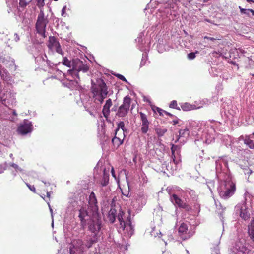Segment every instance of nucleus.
Masks as SVG:
<instances>
[{"label":"nucleus","instance_id":"f257e3e1","mask_svg":"<svg viewBox=\"0 0 254 254\" xmlns=\"http://www.w3.org/2000/svg\"><path fill=\"white\" fill-rule=\"evenodd\" d=\"M88 203L87 208L82 207L79 209L78 217L82 225L87 224L89 230L94 234V237H96L101 229L102 220L98 212L97 200L93 192L89 196Z\"/></svg>","mask_w":254,"mask_h":254},{"label":"nucleus","instance_id":"f03ea898","mask_svg":"<svg viewBox=\"0 0 254 254\" xmlns=\"http://www.w3.org/2000/svg\"><path fill=\"white\" fill-rule=\"evenodd\" d=\"M228 251L229 254H254V239H236Z\"/></svg>","mask_w":254,"mask_h":254},{"label":"nucleus","instance_id":"7ed1b4c3","mask_svg":"<svg viewBox=\"0 0 254 254\" xmlns=\"http://www.w3.org/2000/svg\"><path fill=\"white\" fill-rule=\"evenodd\" d=\"M217 190L220 197L224 200L228 199L234 194L235 184L232 181L231 176L226 175V178L220 180Z\"/></svg>","mask_w":254,"mask_h":254},{"label":"nucleus","instance_id":"20e7f679","mask_svg":"<svg viewBox=\"0 0 254 254\" xmlns=\"http://www.w3.org/2000/svg\"><path fill=\"white\" fill-rule=\"evenodd\" d=\"M91 90L93 94V97L95 100L99 101L101 104L103 103L104 99L107 97L108 93L107 86L101 79H98L96 83L91 80Z\"/></svg>","mask_w":254,"mask_h":254},{"label":"nucleus","instance_id":"39448f33","mask_svg":"<svg viewBox=\"0 0 254 254\" xmlns=\"http://www.w3.org/2000/svg\"><path fill=\"white\" fill-rule=\"evenodd\" d=\"M73 239L69 244L70 254H82L85 248H89L97 241L94 239Z\"/></svg>","mask_w":254,"mask_h":254},{"label":"nucleus","instance_id":"423d86ee","mask_svg":"<svg viewBox=\"0 0 254 254\" xmlns=\"http://www.w3.org/2000/svg\"><path fill=\"white\" fill-rule=\"evenodd\" d=\"M48 22L47 18L45 17L44 11L41 9L37 17L35 28L37 33L43 38L46 37L45 34L46 27Z\"/></svg>","mask_w":254,"mask_h":254},{"label":"nucleus","instance_id":"0eeeda50","mask_svg":"<svg viewBox=\"0 0 254 254\" xmlns=\"http://www.w3.org/2000/svg\"><path fill=\"white\" fill-rule=\"evenodd\" d=\"M216 173L220 180L226 178V175L231 176L229 173L228 163L223 158H220L215 162Z\"/></svg>","mask_w":254,"mask_h":254},{"label":"nucleus","instance_id":"6e6552de","mask_svg":"<svg viewBox=\"0 0 254 254\" xmlns=\"http://www.w3.org/2000/svg\"><path fill=\"white\" fill-rule=\"evenodd\" d=\"M72 69L69 70L72 76H75L79 79L78 72L82 71L84 73L87 72L89 70V66L85 64L83 61L78 58L74 59L72 61Z\"/></svg>","mask_w":254,"mask_h":254},{"label":"nucleus","instance_id":"1a4fd4ad","mask_svg":"<svg viewBox=\"0 0 254 254\" xmlns=\"http://www.w3.org/2000/svg\"><path fill=\"white\" fill-rule=\"evenodd\" d=\"M0 102L5 106L13 105L16 103L15 94L11 90H0Z\"/></svg>","mask_w":254,"mask_h":254},{"label":"nucleus","instance_id":"9d476101","mask_svg":"<svg viewBox=\"0 0 254 254\" xmlns=\"http://www.w3.org/2000/svg\"><path fill=\"white\" fill-rule=\"evenodd\" d=\"M131 102V98L129 96L124 98L123 104L119 107L116 116L119 117H124L128 113Z\"/></svg>","mask_w":254,"mask_h":254},{"label":"nucleus","instance_id":"9b49d317","mask_svg":"<svg viewBox=\"0 0 254 254\" xmlns=\"http://www.w3.org/2000/svg\"><path fill=\"white\" fill-rule=\"evenodd\" d=\"M250 209L245 203L239 204L235 207L234 211L244 220H247L250 218Z\"/></svg>","mask_w":254,"mask_h":254},{"label":"nucleus","instance_id":"f8f14e48","mask_svg":"<svg viewBox=\"0 0 254 254\" xmlns=\"http://www.w3.org/2000/svg\"><path fill=\"white\" fill-rule=\"evenodd\" d=\"M48 47L50 49H55L56 52L63 56L64 55L61 45L54 36L49 37Z\"/></svg>","mask_w":254,"mask_h":254},{"label":"nucleus","instance_id":"ddd939ff","mask_svg":"<svg viewBox=\"0 0 254 254\" xmlns=\"http://www.w3.org/2000/svg\"><path fill=\"white\" fill-rule=\"evenodd\" d=\"M170 200L174 205L178 206L179 208H183L187 211H189L190 209V207L186 203H184L175 194H173L172 195L170 196Z\"/></svg>","mask_w":254,"mask_h":254},{"label":"nucleus","instance_id":"4468645a","mask_svg":"<svg viewBox=\"0 0 254 254\" xmlns=\"http://www.w3.org/2000/svg\"><path fill=\"white\" fill-rule=\"evenodd\" d=\"M32 125L31 122L28 120H25L22 124L18 128V132L22 135H25L32 130Z\"/></svg>","mask_w":254,"mask_h":254},{"label":"nucleus","instance_id":"2eb2a0df","mask_svg":"<svg viewBox=\"0 0 254 254\" xmlns=\"http://www.w3.org/2000/svg\"><path fill=\"white\" fill-rule=\"evenodd\" d=\"M118 219L120 222V224L124 226V230L126 231H127V234L126 235V237H131L133 234L134 233V230L133 229L132 226L131 225V222L130 220H127L126 222H125L122 218V216L118 215Z\"/></svg>","mask_w":254,"mask_h":254},{"label":"nucleus","instance_id":"dca6fc26","mask_svg":"<svg viewBox=\"0 0 254 254\" xmlns=\"http://www.w3.org/2000/svg\"><path fill=\"white\" fill-rule=\"evenodd\" d=\"M0 75L1 79L8 84H12L13 82L12 77L6 69L4 68H0Z\"/></svg>","mask_w":254,"mask_h":254},{"label":"nucleus","instance_id":"f3484780","mask_svg":"<svg viewBox=\"0 0 254 254\" xmlns=\"http://www.w3.org/2000/svg\"><path fill=\"white\" fill-rule=\"evenodd\" d=\"M112 105V102L111 99H108L106 100L105 104L103 106L102 110V113L106 118V120L108 121V117L110 113V107Z\"/></svg>","mask_w":254,"mask_h":254},{"label":"nucleus","instance_id":"a211bd4d","mask_svg":"<svg viewBox=\"0 0 254 254\" xmlns=\"http://www.w3.org/2000/svg\"><path fill=\"white\" fill-rule=\"evenodd\" d=\"M165 167L166 169L168 171H174L176 170V164L174 158H173V162L170 161L169 163H167L166 162H164L162 164V167Z\"/></svg>","mask_w":254,"mask_h":254},{"label":"nucleus","instance_id":"6ab92c4d","mask_svg":"<svg viewBox=\"0 0 254 254\" xmlns=\"http://www.w3.org/2000/svg\"><path fill=\"white\" fill-rule=\"evenodd\" d=\"M158 137H162L167 131V129L163 127H157L154 128Z\"/></svg>","mask_w":254,"mask_h":254},{"label":"nucleus","instance_id":"aec40b11","mask_svg":"<svg viewBox=\"0 0 254 254\" xmlns=\"http://www.w3.org/2000/svg\"><path fill=\"white\" fill-rule=\"evenodd\" d=\"M252 138L251 135H246L244 139V142L250 149L254 150V142L251 139Z\"/></svg>","mask_w":254,"mask_h":254},{"label":"nucleus","instance_id":"412c9836","mask_svg":"<svg viewBox=\"0 0 254 254\" xmlns=\"http://www.w3.org/2000/svg\"><path fill=\"white\" fill-rule=\"evenodd\" d=\"M117 211L115 208H112L108 213V218L111 223H113L116 219Z\"/></svg>","mask_w":254,"mask_h":254},{"label":"nucleus","instance_id":"4be33fe9","mask_svg":"<svg viewBox=\"0 0 254 254\" xmlns=\"http://www.w3.org/2000/svg\"><path fill=\"white\" fill-rule=\"evenodd\" d=\"M189 129L187 127H185L184 129H181L179 130L177 140H179L180 137H187L189 136Z\"/></svg>","mask_w":254,"mask_h":254},{"label":"nucleus","instance_id":"5701e85b","mask_svg":"<svg viewBox=\"0 0 254 254\" xmlns=\"http://www.w3.org/2000/svg\"><path fill=\"white\" fill-rule=\"evenodd\" d=\"M254 216V214L252 213ZM248 233L251 238H254V216L253 217L251 224L248 226Z\"/></svg>","mask_w":254,"mask_h":254},{"label":"nucleus","instance_id":"b1692460","mask_svg":"<svg viewBox=\"0 0 254 254\" xmlns=\"http://www.w3.org/2000/svg\"><path fill=\"white\" fill-rule=\"evenodd\" d=\"M109 175L105 173L104 170L103 178L101 181V185L102 187H106L109 183Z\"/></svg>","mask_w":254,"mask_h":254},{"label":"nucleus","instance_id":"393cba45","mask_svg":"<svg viewBox=\"0 0 254 254\" xmlns=\"http://www.w3.org/2000/svg\"><path fill=\"white\" fill-rule=\"evenodd\" d=\"M181 107L183 111H188L194 109V106L190 104L189 103H182Z\"/></svg>","mask_w":254,"mask_h":254},{"label":"nucleus","instance_id":"a878e982","mask_svg":"<svg viewBox=\"0 0 254 254\" xmlns=\"http://www.w3.org/2000/svg\"><path fill=\"white\" fill-rule=\"evenodd\" d=\"M78 86V82L75 80H70L66 83V86L71 89H76Z\"/></svg>","mask_w":254,"mask_h":254},{"label":"nucleus","instance_id":"bb28decb","mask_svg":"<svg viewBox=\"0 0 254 254\" xmlns=\"http://www.w3.org/2000/svg\"><path fill=\"white\" fill-rule=\"evenodd\" d=\"M151 237L160 238L162 236V234L159 230H157L154 228L150 231Z\"/></svg>","mask_w":254,"mask_h":254},{"label":"nucleus","instance_id":"cd10ccee","mask_svg":"<svg viewBox=\"0 0 254 254\" xmlns=\"http://www.w3.org/2000/svg\"><path fill=\"white\" fill-rule=\"evenodd\" d=\"M143 36H144V33L143 32H141L138 34L137 38L135 39L136 42L139 44V49L140 50H142V47L140 45H142L143 44V41L142 39V37Z\"/></svg>","mask_w":254,"mask_h":254},{"label":"nucleus","instance_id":"c85d7f7f","mask_svg":"<svg viewBox=\"0 0 254 254\" xmlns=\"http://www.w3.org/2000/svg\"><path fill=\"white\" fill-rule=\"evenodd\" d=\"M112 142L115 147H118L123 143V141L120 139L119 137L115 136V137L112 138Z\"/></svg>","mask_w":254,"mask_h":254},{"label":"nucleus","instance_id":"c756f323","mask_svg":"<svg viewBox=\"0 0 254 254\" xmlns=\"http://www.w3.org/2000/svg\"><path fill=\"white\" fill-rule=\"evenodd\" d=\"M240 167L245 175H250L253 173V171L246 165H240Z\"/></svg>","mask_w":254,"mask_h":254},{"label":"nucleus","instance_id":"7c9ffc66","mask_svg":"<svg viewBox=\"0 0 254 254\" xmlns=\"http://www.w3.org/2000/svg\"><path fill=\"white\" fill-rule=\"evenodd\" d=\"M188 230V227L186 224L182 223L180 226L178 231L180 234H183Z\"/></svg>","mask_w":254,"mask_h":254},{"label":"nucleus","instance_id":"2f4dec72","mask_svg":"<svg viewBox=\"0 0 254 254\" xmlns=\"http://www.w3.org/2000/svg\"><path fill=\"white\" fill-rule=\"evenodd\" d=\"M140 116L142 122V124H149V122L147 118V116L145 114L140 112Z\"/></svg>","mask_w":254,"mask_h":254},{"label":"nucleus","instance_id":"473e14b6","mask_svg":"<svg viewBox=\"0 0 254 254\" xmlns=\"http://www.w3.org/2000/svg\"><path fill=\"white\" fill-rule=\"evenodd\" d=\"M63 64L68 67H70L72 66V62L68 60V59L65 57L63 56Z\"/></svg>","mask_w":254,"mask_h":254},{"label":"nucleus","instance_id":"72a5a7b5","mask_svg":"<svg viewBox=\"0 0 254 254\" xmlns=\"http://www.w3.org/2000/svg\"><path fill=\"white\" fill-rule=\"evenodd\" d=\"M239 8L240 10V12L242 14H245L249 17H250V9H245L242 8L240 6H239Z\"/></svg>","mask_w":254,"mask_h":254},{"label":"nucleus","instance_id":"f704fd0d","mask_svg":"<svg viewBox=\"0 0 254 254\" xmlns=\"http://www.w3.org/2000/svg\"><path fill=\"white\" fill-rule=\"evenodd\" d=\"M149 124H142L141 127V131L143 134H146L149 128Z\"/></svg>","mask_w":254,"mask_h":254},{"label":"nucleus","instance_id":"c9c22d12","mask_svg":"<svg viewBox=\"0 0 254 254\" xmlns=\"http://www.w3.org/2000/svg\"><path fill=\"white\" fill-rule=\"evenodd\" d=\"M169 107L171 108H174L177 109L178 110H180V108L179 106H178L177 101L173 100L171 102L169 105Z\"/></svg>","mask_w":254,"mask_h":254},{"label":"nucleus","instance_id":"e433bc0d","mask_svg":"<svg viewBox=\"0 0 254 254\" xmlns=\"http://www.w3.org/2000/svg\"><path fill=\"white\" fill-rule=\"evenodd\" d=\"M147 59V58L146 54L143 53L142 54V59H141V61L140 64V67H141L145 65Z\"/></svg>","mask_w":254,"mask_h":254},{"label":"nucleus","instance_id":"4c0bfd02","mask_svg":"<svg viewBox=\"0 0 254 254\" xmlns=\"http://www.w3.org/2000/svg\"><path fill=\"white\" fill-rule=\"evenodd\" d=\"M32 0H19V5L22 7H25Z\"/></svg>","mask_w":254,"mask_h":254},{"label":"nucleus","instance_id":"58836bf2","mask_svg":"<svg viewBox=\"0 0 254 254\" xmlns=\"http://www.w3.org/2000/svg\"><path fill=\"white\" fill-rule=\"evenodd\" d=\"M100 194L104 197H106L108 195V193H109V190L108 189H103L101 188L100 190Z\"/></svg>","mask_w":254,"mask_h":254},{"label":"nucleus","instance_id":"ea45409f","mask_svg":"<svg viewBox=\"0 0 254 254\" xmlns=\"http://www.w3.org/2000/svg\"><path fill=\"white\" fill-rule=\"evenodd\" d=\"M8 165V164L6 162H5L4 164L0 165V174H1L3 172H4V170H5L7 168Z\"/></svg>","mask_w":254,"mask_h":254},{"label":"nucleus","instance_id":"a19ab883","mask_svg":"<svg viewBox=\"0 0 254 254\" xmlns=\"http://www.w3.org/2000/svg\"><path fill=\"white\" fill-rule=\"evenodd\" d=\"M198 52H191L187 54V58L188 59L191 60L194 59L196 57V54H198Z\"/></svg>","mask_w":254,"mask_h":254},{"label":"nucleus","instance_id":"79ce46f5","mask_svg":"<svg viewBox=\"0 0 254 254\" xmlns=\"http://www.w3.org/2000/svg\"><path fill=\"white\" fill-rule=\"evenodd\" d=\"M117 127H118V128H121L123 130V131L124 132L125 131L127 130V129L125 127V124L124 122L123 121L120 122L117 125Z\"/></svg>","mask_w":254,"mask_h":254},{"label":"nucleus","instance_id":"37998d69","mask_svg":"<svg viewBox=\"0 0 254 254\" xmlns=\"http://www.w3.org/2000/svg\"><path fill=\"white\" fill-rule=\"evenodd\" d=\"M113 74L114 75L117 77H118L120 80L125 81L126 83H128L127 81L126 80V78L123 75L118 73H114Z\"/></svg>","mask_w":254,"mask_h":254},{"label":"nucleus","instance_id":"c03bdc74","mask_svg":"<svg viewBox=\"0 0 254 254\" xmlns=\"http://www.w3.org/2000/svg\"><path fill=\"white\" fill-rule=\"evenodd\" d=\"M248 66H247V68H253L254 66V62L251 59H248Z\"/></svg>","mask_w":254,"mask_h":254},{"label":"nucleus","instance_id":"a18cd8bd","mask_svg":"<svg viewBox=\"0 0 254 254\" xmlns=\"http://www.w3.org/2000/svg\"><path fill=\"white\" fill-rule=\"evenodd\" d=\"M10 166L13 167L16 170H18L20 172H22L23 171L22 169H21L20 167L18 166V165L15 164V163H10L9 164Z\"/></svg>","mask_w":254,"mask_h":254},{"label":"nucleus","instance_id":"49530a36","mask_svg":"<svg viewBox=\"0 0 254 254\" xmlns=\"http://www.w3.org/2000/svg\"><path fill=\"white\" fill-rule=\"evenodd\" d=\"M155 108L156 109V110L158 112V113L160 115L163 116V113H164L165 110H164L159 107H154V108H153V110H155Z\"/></svg>","mask_w":254,"mask_h":254},{"label":"nucleus","instance_id":"de8ad7c7","mask_svg":"<svg viewBox=\"0 0 254 254\" xmlns=\"http://www.w3.org/2000/svg\"><path fill=\"white\" fill-rule=\"evenodd\" d=\"M47 204L48 205V206H49V210H50V213H51V217H52V227H53L54 221H53V210H52V208L51 207V205L50 204V202H48Z\"/></svg>","mask_w":254,"mask_h":254},{"label":"nucleus","instance_id":"09e8293b","mask_svg":"<svg viewBox=\"0 0 254 254\" xmlns=\"http://www.w3.org/2000/svg\"><path fill=\"white\" fill-rule=\"evenodd\" d=\"M26 185L28 187V188L33 192H35L36 189L34 186H31L28 183H26Z\"/></svg>","mask_w":254,"mask_h":254},{"label":"nucleus","instance_id":"8fccbe9b","mask_svg":"<svg viewBox=\"0 0 254 254\" xmlns=\"http://www.w3.org/2000/svg\"><path fill=\"white\" fill-rule=\"evenodd\" d=\"M38 6H43L44 5V0H36Z\"/></svg>","mask_w":254,"mask_h":254},{"label":"nucleus","instance_id":"3c124183","mask_svg":"<svg viewBox=\"0 0 254 254\" xmlns=\"http://www.w3.org/2000/svg\"><path fill=\"white\" fill-rule=\"evenodd\" d=\"M195 231L193 229L190 230L188 233V236L189 237H191L194 234Z\"/></svg>","mask_w":254,"mask_h":254},{"label":"nucleus","instance_id":"603ef678","mask_svg":"<svg viewBox=\"0 0 254 254\" xmlns=\"http://www.w3.org/2000/svg\"><path fill=\"white\" fill-rule=\"evenodd\" d=\"M176 119L172 121V123L173 125H176L179 123V122L181 121L180 119L177 118L176 116H175Z\"/></svg>","mask_w":254,"mask_h":254},{"label":"nucleus","instance_id":"864d4df0","mask_svg":"<svg viewBox=\"0 0 254 254\" xmlns=\"http://www.w3.org/2000/svg\"><path fill=\"white\" fill-rule=\"evenodd\" d=\"M46 63L48 65L51 67H53L54 65V64L51 63L49 60H46Z\"/></svg>","mask_w":254,"mask_h":254},{"label":"nucleus","instance_id":"5fc2aeb1","mask_svg":"<svg viewBox=\"0 0 254 254\" xmlns=\"http://www.w3.org/2000/svg\"><path fill=\"white\" fill-rule=\"evenodd\" d=\"M14 40L16 42H18L19 40V37L17 33L14 34Z\"/></svg>","mask_w":254,"mask_h":254},{"label":"nucleus","instance_id":"6e6d98bb","mask_svg":"<svg viewBox=\"0 0 254 254\" xmlns=\"http://www.w3.org/2000/svg\"><path fill=\"white\" fill-rule=\"evenodd\" d=\"M66 8V6H64V7L62 9V15H64V14L65 13V10Z\"/></svg>","mask_w":254,"mask_h":254},{"label":"nucleus","instance_id":"4d7b16f0","mask_svg":"<svg viewBox=\"0 0 254 254\" xmlns=\"http://www.w3.org/2000/svg\"><path fill=\"white\" fill-rule=\"evenodd\" d=\"M164 114H165L166 115L169 116L170 117H175V116H174L173 114H172L166 111H164Z\"/></svg>","mask_w":254,"mask_h":254},{"label":"nucleus","instance_id":"13d9d810","mask_svg":"<svg viewBox=\"0 0 254 254\" xmlns=\"http://www.w3.org/2000/svg\"><path fill=\"white\" fill-rule=\"evenodd\" d=\"M9 66H13V65H15L14 60L13 59H12V60L11 61H9Z\"/></svg>","mask_w":254,"mask_h":254},{"label":"nucleus","instance_id":"bf43d9fd","mask_svg":"<svg viewBox=\"0 0 254 254\" xmlns=\"http://www.w3.org/2000/svg\"><path fill=\"white\" fill-rule=\"evenodd\" d=\"M166 190L168 192V193L170 195V196H171V189L168 187L167 189H166Z\"/></svg>","mask_w":254,"mask_h":254},{"label":"nucleus","instance_id":"052dcab7","mask_svg":"<svg viewBox=\"0 0 254 254\" xmlns=\"http://www.w3.org/2000/svg\"><path fill=\"white\" fill-rule=\"evenodd\" d=\"M122 194L124 195H125L127 197H128L129 196V191H127V192H124V191H122Z\"/></svg>","mask_w":254,"mask_h":254},{"label":"nucleus","instance_id":"680f3d73","mask_svg":"<svg viewBox=\"0 0 254 254\" xmlns=\"http://www.w3.org/2000/svg\"><path fill=\"white\" fill-rule=\"evenodd\" d=\"M205 38L207 39L210 40L212 41L215 40V39H216L215 38H214L213 37H205Z\"/></svg>","mask_w":254,"mask_h":254},{"label":"nucleus","instance_id":"e2e57ef3","mask_svg":"<svg viewBox=\"0 0 254 254\" xmlns=\"http://www.w3.org/2000/svg\"><path fill=\"white\" fill-rule=\"evenodd\" d=\"M117 109V107L116 106H114L111 109V111H116Z\"/></svg>","mask_w":254,"mask_h":254},{"label":"nucleus","instance_id":"0e129e2a","mask_svg":"<svg viewBox=\"0 0 254 254\" xmlns=\"http://www.w3.org/2000/svg\"><path fill=\"white\" fill-rule=\"evenodd\" d=\"M51 193V191H47V197L48 198H50V197Z\"/></svg>","mask_w":254,"mask_h":254},{"label":"nucleus","instance_id":"69168bd1","mask_svg":"<svg viewBox=\"0 0 254 254\" xmlns=\"http://www.w3.org/2000/svg\"><path fill=\"white\" fill-rule=\"evenodd\" d=\"M190 194L191 195H194V191L192 190H190L189 192Z\"/></svg>","mask_w":254,"mask_h":254},{"label":"nucleus","instance_id":"338daca9","mask_svg":"<svg viewBox=\"0 0 254 254\" xmlns=\"http://www.w3.org/2000/svg\"><path fill=\"white\" fill-rule=\"evenodd\" d=\"M111 172H112V174L113 176L115 177V172H114V170L113 168L112 169Z\"/></svg>","mask_w":254,"mask_h":254},{"label":"nucleus","instance_id":"774afa93","mask_svg":"<svg viewBox=\"0 0 254 254\" xmlns=\"http://www.w3.org/2000/svg\"><path fill=\"white\" fill-rule=\"evenodd\" d=\"M250 12L252 13L253 16H254V10L250 9Z\"/></svg>","mask_w":254,"mask_h":254}]
</instances>
